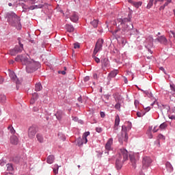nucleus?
<instances>
[{"label": "nucleus", "instance_id": "f257e3e1", "mask_svg": "<svg viewBox=\"0 0 175 175\" xmlns=\"http://www.w3.org/2000/svg\"><path fill=\"white\" fill-rule=\"evenodd\" d=\"M15 61H16V62H21L23 65H25L26 72L27 73H33V72H36V70H38V69L40 68V64H39V62L21 55H18L15 58Z\"/></svg>", "mask_w": 175, "mask_h": 175}, {"label": "nucleus", "instance_id": "f03ea898", "mask_svg": "<svg viewBox=\"0 0 175 175\" xmlns=\"http://www.w3.org/2000/svg\"><path fill=\"white\" fill-rule=\"evenodd\" d=\"M8 21L12 27H16L17 29H21V23H20V17L12 12L8 14Z\"/></svg>", "mask_w": 175, "mask_h": 175}, {"label": "nucleus", "instance_id": "7ed1b4c3", "mask_svg": "<svg viewBox=\"0 0 175 175\" xmlns=\"http://www.w3.org/2000/svg\"><path fill=\"white\" fill-rule=\"evenodd\" d=\"M8 21L12 27H16L17 29H21V23H20V17L12 12L8 14Z\"/></svg>", "mask_w": 175, "mask_h": 175}, {"label": "nucleus", "instance_id": "20e7f679", "mask_svg": "<svg viewBox=\"0 0 175 175\" xmlns=\"http://www.w3.org/2000/svg\"><path fill=\"white\" fill-rule=\"evenodd\" d=\"M8 21L12 27H16L17 29H21V23H20V17L12 12L8 14Z\"/></svg>", "mask_w": 175, "mask_h": 175}, {"label": "nucleus", "instance_id": "39448f33", "mask_svg": "<svg viewBox=\"0 0 175 175\" xmlns=\"http://www.w3.org/2000/svg\"><path fill=\"white\" fill-rule=\"evenodd\" d=\"M122 33H126L131 29H133V25L131 23V18H124L119 20Z\"/></svg>", "mask_w": 175, "mask_h": 175}, {"label": "nucleus", "instance_id": "423d86ee", "mask_svg": "<svg viewBox=\"0 0 175 175\" xmlns=\"http://www.w3.org/2000/svg\"><path fill=\"white\" fill-rule=\"evenodd\" d=\"M20 46H16L14 49L10 50V55H17L18 53H21L24 50V45L19 41Z\"/></svg>", "mask_w": 175, "mask_h": 175}, {"label": "nucleus", "instance_id": "0eeeda50", "mask_svg": "<svg viewBox=\"0 0 175 175\" xmlns=\"http://www.w3.org/2000/svg\"><path fill=\"white\" fill-rule=\"evenodd\" d=\"M127 130H128V128H126V126L125 125L122 126L121 135H118V139L120 142H122L123 139H124L125 141L128 140V133H126Z\"/></svg>", "mask_w": 175, "mask_h": 175}, {"label": "nucleus", "instance_id": "6e6552de", "mask_svg": "<svg viewBox=\"0 0 175 175\" xmlns=\"http://www.w3.org/2000/svg\"><path fill=\"white\" fill-rule=\"evenodd\" d=\"M118 154H119V158H121L122 159V162H125V161H128L129 158V154H128V150L125 148H120L118 150Z\"/></svg>", "mask_w": 175, "mask_h": 175}, {"label": "nucleus", "instance_id": "1a4fd4ad", "mask_svg": "<svg viewBox=\"0 0 175 175\" xmlns=\"http://www.w3.org/2000/svg\"><path fill=\"white\" fill-rule=\"evenodd\" d=\"M151 163H152V160L150 157L145 156L142 159V168L147 169V167H150Z\"/></svg>", "mask_w": 175, "mask_h": 175}, {"label": "nucleus", "instance_id": "9d476101", "mask_svg": "<svg viewBox=\"0 0 175 175\" xmlns=\"http://www.w3.org/2000/svg\"><path fill=\"white\" fill-rule=\"evenodd\" d=\"M103 46V40H98V41L96 43L93 54L94 55H96L100 50H102V47Z\"/></svg>", "mask_w": 175, "mask_h": 175}, {"label": "nucleus", "instance_id": "9b49d317", "mask_svg": "<svg viewBox=\"0 0 175 175\" xmlns=\"http://www.w3.org/2000/svg\"><path fill=\"white\" fill-rule=\"evenodd\" d=\"M38 133V127L36 126H31L28 129V137L29 139H33Z\"/></svg>", "mask_w": 175, "mask_h": 175}, {"label": "nucleus", "instance_id": "f8f14e48", "mask_svg": "<svg viewBox=\"0 0 175 175\" xmlns=\"http://www.w3.org/2000/svg\"><path fill=\"white\" fill-rule=\"evenodd\" d=\"M8 75L10 77V79H12V80H14V81H16V88H18V85H20V84H21V81L18 80V79H17V76H16V74H14V72L12 71V70H9Z\"/></svg>", "mask_w": 175, "mask_h": 175}, {"label": "nucleus", "instance_id": "ddd939ff", "mask_svg": "<svg viewBox=\"0 0 175 175\" xmlns=\"http://www.w3.org/2000/svg\"><path fill=\"white\" fill-rule=\"evenodd\" d=\"M156 40H158L161 44H167V39L165 36H159Z\"/></svg>", "mask_w": 175, "mask_h": 175}, {"label": "nucleus", "instance_id": "4468645a", "mask_svg": "<svg viewBox=\"0 0 175 175\" xmlns=\"http://www.w3.org/2000/svg\"><path fill=\"white\" fill-rule=\"evenodd\" d=\"M10 144H14V146H17L18 144V137L16 135H12L10 139Z\"/></svg>", "mask_w": 175, "mask_h": 175}, {"label": "nucleus", "instance_id": "2eb2a0df", "mask_svg": "<svg viewBox=\"0 0 175 175\" xmlns=\"http://www.w3.org/2000/svg\"><path fill=\"white\" fill-rule=\"evenodd\" d=\"M116 167L117 170H120V169L122 167V161H121V157L116 159Z\"/></svg>", "mask_w": 175, "mask_h": 175}, {"label": "nucleus", "instance_id": "dca6fc26", "mask_svg": "<svg viewBox=\"0 0 175 175\" xmlns=\"http://www.w3.org/2000/svg\"><path fill=\"white\" fill-rule=\"evenodd\" d=\"M111 146H113V138H109L105 145V149L110 151L111 150Z\"/></svg>", "mask_w": 175, "mask_h": 175}, {"label": "nucleus", "instance_id": "f3484780", "mask_svg": "<svg viewBox=\"0 0 175 175\" xmlns=\"http://www.w3.org/2000/svg\"><path fill=\"white\" fill-rule=\"evenodd\" d=\"M102 68H109L110 66V63L109 62V59L104 58L101 60Z\"/></svg>", "mask_w": 175, "mask_h": 175}, {"label": "nucleus", "instance_id": "a211bd4d", "mask_svg": "<svg viewBox=\"0 0 175 175\" xmlns=\"http://www.w3.org/2000/svg\"><path fill=\"white\" fill-rule=\"evenodd\" d=\"M90 136V132H85V133H83V136H82V142L83 144H87V143L88 142V139H87V137Z\"/></svg>", "mask_w": 175, "mask_h": 175}, {"label": "nucleus", "instance_id": "6ab92c4d", "mask_svg": "<svg viewBox=\"0 0 175 175\" xmlns=\"http://www.w3.org/2000/svg\"><path fill=\"white\" fill-rule=\"evenodd\" d=\"M118 125H120V116L117 115L115 119L114 131H118Z\"/></svg>", "mask_w": 175, "mask_h": 175}, {"label": "nucleus", "instance_id": "aec40b11", "mask_svg": "<svg viewBox=\"0 0 175 175\" xmlns=\"http://www.w3.org/2000/svg\"><path fill=\"white\" fill-rule=\"evenodd\" d=\"M130 161L131 162V165H132L133 167H134V169H135L137 160L136 159H135V156L130 155Z\"/></svg>", "mask_w": 175, "mask_h": 175}, {"label": "nucleus", "instance_id": "412c9836", "mask_svg": "<svg viewBox=\"0 0 175 175\" xmlns=\"http://www.w3.org/2000/svg\"><path fill=\"white\" fill-rule=\"evenodd\" d=\"M70 20H71V21H72V23H77V21H79V16H77V14L74 13L71 16Z\"/></svg>", "mask_w": 175, "mask_h": 175}, {"label": "nucleus", "instance_id": "4be33fe9", "mask_svg": "<svg viewBox=\"0 0 175 175\" xmlns=\"http://www.w3.org/2000/svg\"><path fill=\"white\" fill-rule=\"evenodd\" d=\"M116 75H118V70L111 71L108 76L109 79H111L113 77H116Z\"/></svg>", "mask_w": 175, "mask_h": 175}, {"label": "nucleus", "instance_id": "5701e85b", "mask_svg": "<svg viewBox=\"0 0 175 175\" xmlns=\"http://www.w3.org/2000/svg\"><path fill=\"white\" fill-rule=\"evenodd\" d=\"M66 28L68 32H74L75 31V27H73V25H66Z\"/></svg>", "mask_w": 175, "mask_h": 175}, {"label": "nucleus", "instance_id": "b1692460", "mask_svg": "<svg viewBox=\"0 0 175 175\" xmlns=\"http://www.w3.org/2000/svg\"><path fill=\"white\" fill-rule=\"evenodd\" d=\"M54 159H55L54 156L49 155L47 157L46 162H47V163H49L50 165H51V163H53L54 162Z\"/></svg>", "mask_w": 175, "mask_h": 175}, {"label": "nucleus", "instance_id": "393cba45", "mask_svg": "<svg viewBox=\"0 0 175 175\" xmlns=\"http://www.w3.org/2000/svg\"><path fill=\"white\" fill-rule=\"evenodd\" d=\"M37 140L39 142V143H43L44 142V139H43V136L40 134L36 135Z\"/></svg>", "mask_w": 175, "mask_h": 175}, {"label": "nucleus", "instance_id": "a878e982", "mask_svg": "<svg viewBox=\"0 0 175 175\" xmlns=\"http://www.w3.org/2000/svg\"><path fill=\"white\" fill-rule=\"evenodd\" d=\"M165 166L169 172H173V166L170 162H167Z\"/></svg>", "mask_w": 175, "mask_h": 175}, {"label": "nucleus", "instance_id": "bb28decb", "mask_svg": "<svg viewBox=\"0 0 175 175\" xmlns=\"http://www.w3.org/2000/svg\"><path fill=\"white\" fill-rule=\"evenodd\" d=\"M35 88H36V91L37 92L40 91L43 88V87L42 86V83H36L35 85Z\"/></svg>", "mask_w": 175, "mask_h": 175}, {"label": "nucleus", "instance_id": "cd10ccee", "mask_svg": "<svg viewBox=\"0 0 175 175\" xmlns=\"http://www.w3.org/2000/svg\"><path fill=\"white\" fill-rule=\"evenodd\" d=\"M58 169H59V166H58V165L55 164L53 168V173L55 174H58Z\"/></svg>", "mask_w": 175, "mask_h": 175}, {"label": "nucleus", "instance_id": "c85d7f7f", "mask_svg": "<svg viewBox=\"0 0 175 175\" xmlns=\"http://www.w3.org/2000/svg\"><path fill=\"white\" fill-rule=\"evenodd\" d=\"M8 131H10V133H12V135H14L16 133V130H14V129L12 125L9 126L8 127Z\"/></svg>", "mask_w": 175, "mask_h": 175}, {"label": "nucleus", "instance_id": "c756f323", "mask_svg": "<svg viewBox=\"0 0 175 175\" xmlns=\"http://www.w3.org/2000/svg\"><path fill=\"white\" fill-rule=\"evenodd\" d=\"M152 5H154V0H150L146 8L147 9H151V8H152Z\"/></svg>", "mask_w": 175, "mask_h": 175}, {"label": "nucleus", "instance_id": "7c9ffc66", "mask_svg": "<svg viewBox=\"0 0 175 175\" xmlns=\"http://www.w3.org/2000/svg\"><path fill=\"white\" fill-rule=\"evenodd\" d=\"M13 161L16 163H18L19 162H23V159H20V157H16L14 158Z\"/></svg>", "mask_w": 175, "mask_h": 175}, {"label": "nucleus", "instance_id": "2f4dec72", "mask_svg": "<svg viewBox=\"0 0 175 175\" xmlns=\"http://www.w3.org/2000/svg\"><path fill=\"white\" fill-rule=\"evenodd\" d=\"M133 5L135 8H137V9H139V8H140V6L142 5V2L141 1L135 2L133 3Z\"/></svg>", "mask_w": 175, "mask_h": 175}, {"label": "nucleus", "instance_id": "473e14b6", "mask_svg": "<svg viewBox=\"0 0 175 175\" xmlns=\"http://www.w3.org/2000/svg\"><path fill=\"white\" fill-rule=\"evenodd\" d=\"M91 24L94 28H96L98 27V20H94L91 22Z\"/></svg>", "mask_w": 175, "mask_h": 175}, {"label": "nucleus", "instance_id": "72a5a7b5", "mask_svg": "<svg viewBox=\"0 0 175 175\" xmlns=\"http://www.w3.org/2000/svg\"><path fill=\"white\" fill-rule=\"evenodd\" d=\"M96 55H92V57L94 58V61L97 63V64H99V62H100V59L98 57H96Z\"/></svg>", "mask_w": 175, "mask_h": 175}, {"label": "nucleus", "instance_id": "f704fd0d", "mask_svg": "<svg viewBox=\"0 0 175 175\" xmlns=\"http://www.w3.org/2000/svg\"><path fill=\"white\" fill-rule=\"evenodd\" d=\"M7 170H8V172L13 171V165H12V164H8L7 165Z\"/></svg>", "mask_w": 175, "mask_h": 175}, {"label": "nucleus", "instance_id": "c9c22d12", "mask_svg": "<svg viewBox=\"0 0 175 175\" xmlns=\"http://www.w3.org/2000/svg\"><path fill=\"white\" fill-rule=\"evenodd\" d=\"M77 144L79 147H81V146H83V140L81 139V138L77 139Z\"/></svg>", "mask_w": 175, "mask_h": 175}, {"label": "nucleus", "instance_id": "e433bc0d", "mask_svg": "<svg viewBox=\"0 0 175 175\" xmlns=\"http://www.w3.org/2000/svg\"><path fill=\"white\" fill-rule=\"evenodd\" d=\"M0 99L2 102H5L6 101V96L1 94L0 96Z\"/></svg>", "mask_w": 175, "mask_h": 175}, {"label": "nucleus", "instance_id": "4c0bfd02", "mask_svg": "<svg viewBox=\"0 0 175 175\" xmlns=\"http://www.w3.org/2000/svg\"><path fill=\"white\" fill-rule=\"evenodd\" d=\"M32 98L36 99V100H38V98H39V96L38 95V93H33L32 94Z\"/></svg>", "mask_w": 175, "mask_h": 175}, {"label": "nucleus", "instance_id": "58836bf2", "mask_svg": "<svg viewBox=\"0 0 175 175\" xmlns=\"http://www.w3.org/2000/svg\"><path fill=\"white\" fill-rule=\"evenodd\" d=\"M115 109H117V110H120L121 109V104L120 103H118L115 105Z\"/></svg>", "mask_w": 175, "mask_h": 175}, {"label": "nucleus", "instance_id": "ea45409f", "mask_svg": "<svg viewBox=\"0 0 175 175\" xmlns=\"http://www.w3.org/2000/svg\"><path fill=\"white\" fill-rule=\"evenodd\" d=\"M166 1V2L164 3V6L166 8V6H167V5H169V3H172V0H164Z\"/></svg>", "mask_w": 175, "mask_h": 175}, {"label": "nucleus", "instance_id": "a19ab883", "mask_svg": "<svg viewBox=\"0 0 175 175\" xmlns=\"http://www.w3.org/2000/svg\"><path fill=\"white\" fill-rule=\"evenodd\" d=\"M166 127V124L165 123H162L160 126L159 128L160 129H165Z\"/></svg>", "mask_w": 175, "mask_h": 175}, {"label": "nucleus", "instance_id": "79ce46f5", "mask_svg": "<svg viewBox=\"0 0 175 175\" xmlns=\"http://www.w3.org/2000/svg\"><path fill=\"white\" fill-rule=\"evenodd\" d=\"M35 102H36V99L31 98L30 100V105H34Z\"/></svg>", "mask_w": 175, "mask_h": 175}, {"label": "nucleus", "instance_id": "37998d69", "mask_svg": "<svg viewBox=\"0 0 175 175\" xmlns=\"http://www.w3.org/2000/svg\"><path fill=\"white\" fill-rule=\"evenodd\" d=\"M30 10H35V9H38V5H32L29 8Z\"/></svg>", "mask_w": 175, "mask_h": 175}, {"label": "nucleus", "instance_id": "c03bdc74", "mask_svg": "<svg viewBox=\"0 0 175 175\" xmlns=\"http://www.w3.org/2000/svg\"><path fill=\"white\" fill-rule=\"evenodd\" d=\"M74 49H80V44L79 43L74 44Z\"/></svg>", "mask_w": 175, "mask_h": 175}, {"label": "nucleus", "instance_id": "a18cd8bd", "mask_svg": "<svg viewBox=\"0 0 175 175\" xmlns=\"http://www.w3.org/2000/svg\"><path fill=\"white\" fill-rule=\"evenodd\" d=\"M96 132H98V133H100V132H102V128H100V127H97V128L96 129Z\"/></svg>", "mask_w": 175, "mask_h": 175}, {"label": "nucleus", "instance_id": "49530a36", "mask_svg": "<svg viewBox=\"0 0 175 175\" xmlns=\"http://www.w3.org/2000/svg\"><path fill=\"white\" fill-rule=\"evenodd\" d=\"M116 64H122V60L115 59Z\"/></svg>", "mask_w": 175, "mask_h": 175}, {"label": "nucleus", "instance_id": "de8ad7c7", "mask_svg": "<svg viewBox=\"0 0 175 175\" xmlns=\"http://www.w3.org/2000/svg\"><path fill=\"white\" fill-rule=\"evenodd\" d=\"M170 99L171 100H173L174 102H175V94H173L172 96H170Z\"/></svg>", "mask_w": 175, "mask_h": 175}, {"label": "nucleus", "instance_id": "09e8293b", "mask_svg": "<svg viewBox=\"0 0 175 175\" xmlns=\"http://www.w3.org/2000/svg\"><path fill=\"white\" fill-rule=\"evenodd\" d=\"M4 80H5V79H3V77H0V84H3V83Z\"/></svg>", "mask_w": 175, "mask_h": 175}, {"label": "nucleus", "instance_id": "8fccbe9b", "mask_svg": "<svg viewBox=\"0 0 175 175\" xmlns=\"http://www.w3.org/2000/svg\"><path fill=\"white\" fill-rule=\"evenodd\" d=\"M157 126L154 127V129H153V132H154V133H155L158 132L159 129H157Z\"/></svg>", "mask_w": 175, "mask_h": 175}, {"label": "nucleus", "instance_id": "3c124183", "mask_svg": "<svg viewBox=\"0 0 175 175\" xmlns=\"http://www.w3.org/2000/svg\"><path fill=\"white\" fill-rule=\"evenodd\" d=\"M72 120H73V121H75V122L79 121V118H78L77 117H74V116H72Z\"/></svg>", "mask_w": 175, "mask_h": 175}, {"label": "nucleus", "instance_id": "603ef678", "mask_svg": "<svg viewBox=\"0 0 175 175\" xmlns=\"http://www.w3.org/2000/svg\"><path fill=\"white\" fill-rule=\"evenodd\" d=\"M58 73L61 74V75H66V72H65V70H62V71H59Z\"/></svg>", "mask_w": 175, "mask_h": 175}, {"label": "nucleus", "instance_id": "864d4df0", "mask_svg": "<svg viewBox=\"0 0 175 175\" xmlns=\"http://www.w3.org/2000/svg\"><path fill=\"white\" fill-rule=\"evenodd\" d=\"M165 0H154V5H157V3L158 2H163Z\"/></svg>", "mask_w": 175, "mask_h": 175}, {"label": "nucleus", "instance_id": "5fc2aeb1", "mask_svg": "<svg viewBox=\"0 0 175 175\" xmlns=\"http://www.w3.org/2000/svg\"><path fill=\"white\" fill-rule=\"evenodd\" d=\"M105 112H100V117L101 118H105Z\"/></svg>", "mask_w": 175, "mask_h": 175}, {"label": "nucleus", "instance_id": "6e6d98bb", "mask_svg": "<svg viewBox=\"0 0 175 175\" xmlns=\"http://www.w3.org/2000/svg\"><path fill=\"white\" fill-rule=\"evenodd\" d=\"M93 77H94V79L97 80V79H98V74H94L93 75Z\"/></svg>", "mask_w": 175, "mask_h": 175}, {"label": "nucleus", "instance_id": "4d7b16f0", "mask_svg": "<svg viewBox=\"0 0 175 175\" xmlns=\"http://www.w3.org/2000/svg\"><path fill=\"white\" fill-rule=\"evenodd\" d=\"M159 139H165V137L162 134H159Z\"/></svg>", "mask_w": 175, "mask_h": 175}, {"label": "nucleus", "instance_id": "13d9d810", "mask_svg": "<svg viewBox=\"0 0 175 175\" xmlns=\"http://www.w3.org/2000/svg\"><path fill=\"white\" fill-rule=\"evenodd\" d=\"M160 70H162L165 75H166V71L165 70V68H163V67H160Z\"/></svg>", "mask_w": 175, "mask_h": 175}, {"label": "nucleus", "instance_id": "bf43d9fd", "mask_svg": "<svg viewBox=\"0 0 175 175\" xmlns=\"http://www.w3.org/2000/svg\"><path fill=\"white\" fill-rule=\"evenodd\" d=\"M90 80V77H85L84 78V81H88Z\"/></svg>", "mask_w": 175, "mask_h": 175}, {"label": "nucleus", "instance_id": "052dcab7", "mask_svg": "<svg viewBox=\"0 0 175 175\" xmlns=\"http://www.w3.org/2000/svg\"><path fill=\"white\" fill-rule=\"evenodd\" d=\"M170 88H171L172 91H174V92H175V88H174V87H173V85H170Z\"/></svg>", "mask_w": 175, "mask_h": 175}, {"label": "nucleus", "instance_id": "680f3d73", "mask_svg": "<svg viewBox=\"0 0 175 175\" xmlns=\"http://www.w3.org/2000/svg\"><path fill=\"white\" fill-rule=\"evenodd\" d=\"M165 5H161L160 8H159V10H163L164 9H165Z\"/></svg>", "mask_w": 175, "mask_h": 175}, {"label": "nucleus", "instance_id": "e2e57ef3", "mask_svg": "<svg viewBox=\"0 0 175 175\" xmlns=\"http://www.w3.org/2000/svg\"><path fill=\"white\" fill-rule=\"evenodd\" d=\"M170 33H172L173 35L174 38H175V33H174V31H170Z\"/></svg>", "mask_w": 175, "mask_h": 175}, {"label": "nucleus", "instance_id": "0e129e2a", "mask_svg": "<svg viewBox=\"0 0 175 175\" xmlns=\"http://www.w3.org/2000/svg\"><path fill=\"white\" fill-rule=\"evenodd\" d=\"M137 117H142V113L137 112Z\"/></svg>", "mask_w": 175, "mask_h": 175}, {"label": "nucleus", "instance_id": "69168bd1", "mask_svg": "<svg viewBox=\"0 0 175 175\" xmlns=\"http://www.w3.org/2000/svg\"><path fill=\"white\" fill-rule=\"evenodd\" d=\"M79 102H81V103H83V100L81 99V97L78 98Z\"/></svg>", "mask_w": 175, "mask_h": 175}, {"label": "nucleus", "instance_id": "338daca9", "mask_svg": "<svg viewBox=\"0 0 175 175\" xmlns=\"http://www.w3.org/2000/svg\"><path fill=\"white\" fill-rule=\"evenodd\" d=\"M170 118L171 120H175V116H171L170 117Z\"/></svg>", "mask_w": 175, "mask_h": 175}, {"label": "nucleus", "instance_id": "774afa93", "mask_svg": "<svg viewBox=\"0 0 175 175\" xmlns=\"http://www.w3.org/2000/svg\"><path fill=\"white\" fill-rule=\"evenodd\" d=\"M137 105H139V101L138 100H135V105L137 106Z\"/></svg>", "mask_w": 175, "mask_h": 175}]
</instances>
